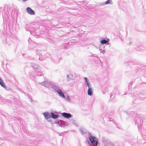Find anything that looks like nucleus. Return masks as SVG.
Returning a JSON list of instances; mask_svg holds the SVG:
<instances>
[{"label":"nucleus","mask_w":146,"mask_h":146,"mask_svg":"<svg viewBox=\"0 0 146 146\" xmlns=\"http://www.w3.org/2000/svg\"><path fill=\"white\" fill-rule=\"evenodd\" d=\"M89 139L92 144L94 146H96L98 145V140L95 137L91 136L89 137Z\"/></svg>","instance_id":"1"},{"label":"nucleus","mask_w":146,"mask_h":146,"mask_svg":"<svg viewBox=\"0 0 146 146\" xmlns=\"http://www.w3.org/2000/svg\"><path fill=\"white\" fill-rule=\"evenodd\" d=\"M111 0H108L106 2V4H110Z\"/></svg>","instance_id":"11"},{"label":"nucleus","mask_w":146,"mask_h":146,"mask_svg":"<svg viewBox=\"0 0 146 146\" xmlns=\"http://www.w3.org/2000/svg\"><path fill=\"white\" fill-rule=\"evenodd\" d=\"M44 117L47 119L50 118L51 117V115H50L49 113L46 112L43 113Z\"/></svg>","instance_id":"4"},{"label":"nucleus","mask_w":146,"mask_h":146,"mask_svg":"<svg viewBox=\"0 0 146 146\" xmlns=\"http://www.w3.org/2000/svg\"><path fill=\"white\" fill-rule=\"evenodd\" d=\"M57 92L58 93L60 96L63 98H65V96L63 94L61 90L60 89H58V90L57 91Z\"/></svg>","instance_id":"6"},{"label":"nucleus","mask_w":146,"mask_h":146,"mask_svg":"<svg viewBox=\"0 0 146 146\" xmlns=\"http://www.w3.org/2000/svg\"><path fill=\"white\" fill-rule=\"evenodd\" d=\"M0 84L3 87H5L6 86L3 82V80L0 78Z\"/></svg>","instance_id":"8"},{"label":"nucleus","mask_w":146,"mask_h":146,"mask_svg":"<svg viewBox=\"0 0 146 146\" xmlns=\"http://www.w3.org/2000/svg\"><path fill=\"white\" fill-rule=\"evenodd\" d=\"M108 42V41L106 40H101V42L102 44L106 43Z\"/></svg>","instance_id":"10"},{"label":"nucleus","mask_w":146,"mask_h":146,"mask_svg":"<svg viewBox=\"0 0 146 146\" xmlns=\"http://www.w3.org/2000/svg\"><path fill=\"white\" fill-rule=\"evenodd\" d=\"M27 12L30 14L34 15L35 14L34 11L30 7H27Z\"/></svg>","instance_id":"2"},{"label":"nucleus","mask_w":146,"mask_h":146,"mask_svg":"<svg viewBox=\"0 0 146 146\" xmlns=\"http://www.w3.org/2000/svg\"><path fill=\"white\" fill-rule=\"evenodd\" d=\"M51 115V117H52L53 119H56L58 117V115H55L52 113H50Z\"/></svg>","instance_id":"7"},{"label":"nucleus","mask_w":146,"mask_h":146,"mask_svg":"<svg viewBox=\"0 0 146 146\" xmlns=\"http://www.w3.org/2000/svg\"><path fill=\"white\" fill-rule=\"evenodd\" d=\"M62 115L66 118H69L72 117L71 114L66 113H62Z\"/></svg>","instance_id":"3"},{"label":"nucleus","mask_w":146,"mask_h":146,"mask_svg":"<svg viewBox=\"0 0 146 146\" xmlns=\"http://www.w3.org/2000/svg\"><path fill=\"white\" fill-rule=\"evenodd\" d=\"M88 94L89 96H91L93 94L92 89L90 88V86H88Z\"/></svg>","instance_id":"5"},{"label":"nucleus","mask_w":146,"mask_h":146,"mask_svg":"<svg viewBox=\"0 0 146 146\" xmlns=\"http://www.w3.org/2000/svg\"><path fill=\"white\" fill-rule=\"evenodd\" d=\"M84 79L87 83V84L88 86H90V83L89 82V81H88V78H87L84 77Z\"/></svg>","instance_id":"9"}]
</instances>
